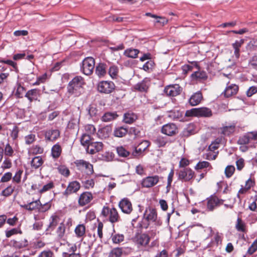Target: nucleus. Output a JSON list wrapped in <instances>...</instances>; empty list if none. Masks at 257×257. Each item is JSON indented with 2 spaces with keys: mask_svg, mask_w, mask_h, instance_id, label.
<instances>
[{
  "mask_svg": "<svg viewBox=\"0 0 257 257\" xmlns=\"http://www.w3.org/2000/svg\"><path fill=\"white\" fill-rule=\"evenodd\" d=\"M85 84L84 78L76 76L70 81L67 86L68 92L75 97L79 96L82 92L83 86Z\"/></svg>",
  "mask_w": 257,
  "mask_h": 257,
  "instance_id": "nucleus-1",
  "label": "nucleus"
},
{
  "mask_svg": "<svg viewBox=\"0 0 257 257\" xmlns=\"http://www.w3.org/2000/svg\"><path fill=\"white\" fill-rule=\"evenodd\" d=\"M101 215L105 218L106 221L112 224L121 221V217L118 211L114 207L110 208L108 206H103L101 212Z\"/></svg>",
  "mask_w": 257,
  "mask_h": 257,
  "instance_id": "nucleus-2",
  "label": "nucleus"
},
{
  "mask_svg": "<svg viewBox=\"0 0 257 257\" xmlns=\"http://www.w3.org/2000/svg\"><path fill=\"white\" fill-rule=\"evenodd\" d=\"M97 88L100 93L108 94L115 90V85L111 81L102 80L98 82Z\"/></svg>",
  "mask_w": 257,
  "mask_h": 257,
  "instance_id": "nucleus-3",
  "label": "nucleus"
},
{
  "mask_svg": "<svg viewBox=\"0 0 257 257\" xmlns=\"http://www.w3.org/2000/svg\"><path fill=\"white\" fill-rule=\"evenodd\" d=\"M95 67V60L91 57L85 58L82 62L81 71L86 75L92 74Z\"/></svg>",
  "mask_w": 257,
  "mask_h": 257,
  "instance_id": "nucleus-4",
  "label": "nucleus"
},
{
  "mask_svg": "<svg viewBox=\"0 0 257 257\" xmlns=\"http://www.w3.org/2000/svg\"><path fill=\"white\" fill-rule=\"evenodd\" d=\"M68 224L63 221L59 224L56 228L55 233L56 238L59 240H65L67 239V235L69 233V226Z\"/></svg>",
  "mask_w": 257,
  "mask_h": 257,
  "instance_id": "nucleus-5",
  "label": "nucleus"
},
{
  "mask_svg": "<svg viewBox=\"0 0 257 257\" xmlns=\"http://www.w3.org/2000/svg\"><path fill=\"white\" fill-rule=\"evenodd\" d=\"M74 163L79 170H84L87 175H91L94 172L93 165L88 161L77 160Z\"/></svg>",
  "mask_w": 257,
  "mask_h": 257,
  "instance_id": "nucleus-6",
  "label": "nucleus"
},
{
  "mask_svg": "<svg viewBox=\"0 0 257 257\" xmlns=\"http://www.w3.org/2000/svg\"><path fill=\"white\" fill-rule=\"evenodd\" d=\"M93 198V195L91 192L84 191L78 197V205L80 207L85 206L90 204Z\"/></svg>",
  "mask_w": 257,
  "mask_h": 257,
  "instance_id": "nucleus-7",
  "label": "nucleus"
},
{
  "mask_svg": "<svg viewBox=\"0 0 257 257\" xmlns=\"http://www.w3.org/2000/svg\"><path fill=\"white\" fill-rule=\"evenodd\" d=\"M256 140H257V132H250L240 136L237 143L240 145H246L248 144L251 141H255Z\"/></svg>",
  "mask_w": 257,
  "mask_h": 257,
  "instance_id": "nucleus-8",
  "label": "nucleus"
},
{
  "mask_svg": "<svg viewBox=\"0 0 257 257\" xmlns=\"http://www.w3.org/2000/svg\"><path fill=\"white\" fill-rule=\"evenodd\" d=\"M160 179V177L157 175L148 176L142 180L141 185L144 188H151L156 185L159 182Z\"/></svg>",
  "mask_w": 257,
  "mask_h": 257,
  "instance_id": "nucleus-9",
  "label": "nucleus"
},
{
  "mask_svg": "<svg viewBox=\"0 0 257 257\" xmlns=\"http://www.w3.org/2000/svg\"><path fill=\"white\" fill-rule=\"evenodd\" d=\"M80 183L77 181H73L69 183L66 189L63 193L65 197H68L73 193H76L80 189Z\"/></svg>",
  "mask_w": 257,
  "mask_h": 257,
  "instance_id": "nucleus-10",
  "label": "nucleus"
},
{
  "mask_svg": "<svg viewBox=\"0 0 257 257\" xmlns=\"http://www.w3.org/2000/svg\"><path fill=\"white\" fill-rule=\"evenodd\" d=\"M207 209L212 211L216 207L223 204L224 200L219 199L216 196L212 195L207 198Z\"/></svg>",
  "mask_w": 257,
  "mask_h": 257,
  "instance_id": "nucleus-11",
  "label": "nucleus"
},
{
  "mask_svg": "<svg viewBox=\"0 0 257 257\" xmlns=\"http://www.w3.org/2000/svg\"><path fill=\"white\" fill-rule=\"evenodd\" d=\"M194 172L189 168H185L178 173V179L185 182L192 180L194 177Z\"/></svg>",
  "mask_w": 257,
  "mask_h": 257,
  "instance_id": "nucleus-12",
  "label": "nucleus"
},
{
  "mask_svg": "<svg viewBox=\"0 0 257 257\" xmlns=\"http://www.w3.org/2000/svg\"><path fill=\"white\" fill-rule=\"evenodd\" d=\"M178 127L173 123H168L164 124L161 128V133L168 136H173L177 134Z\"/></svg>",
  "mask_w": 257,
  "mask_h": 257,
  "instance_id": "nucleus-13",
  "label": "nucleus"
},
{
  "mask_svg": "<svg viewBox=\"0 0 257 257\" xmlns=\"http://www.w3.org/2000/svg\"><path fill=\"white\" fill-rule=\"evenodd\" d=\"M151 143L149 141L144 140L139 144L137 147L135 148V150L132 153V155L134 157H138L146 150L150 146Z\"/></svg>",
  "mask_w": 257,
  "mask_h": 257,
  "instance_id": "nucleus-14",
  "label": "nucleus"
},
{
  "mask_svg": "<svg viewBox=\"0 0 257 257\" xmlns=\"http://www.w3.org/2000/svg\"><path fill=\"white\" fill-rule=\"evenodd\" d=\"M182 88L179 84L170 85L164 89V92L168 96H176L180 94Z\"/></svg>",
  "mask_w": 257,
  "mask_h": 257,
  "instance_id": "nucleus-15",
  "label": "nucleus"
},
{
  "mask_svg": "<svg viewBox=\"0 0 257 257\" xmlns=\"http://www.w3.org/2000/svg\"><path fill=\"white\" fill-rule=\"evenodd\" d=\"M118 206L122 212L126 214H130L133 210L132 203L127 198L121 199L118 203Z\"/></svg>",
  "mask_w": 257,
  "mask_h": 257,
  "instance_id": "nucleus-16",
  "label": "nucleus"
},
{
  "mask_svg": "<svg viewBox=\"0 0 257 257\" xmlns=\"http://www.w3.org/2000/svg\"><path fill=\"white\" fill-rule=\"evenodd\" d=\"M143 216L151 222H156L158 218L157 210L153 207H149L146 209Z\"/></svg>",
  "mask_w": 257,
  "mask_h": 257,
  "instance_id": "nucleus-17",
  "label": "nucleus"
},
{
  "mask_svg": "<svg viewBox=\"0 0 257 257\" xmlns=\"http://www.w3.org/2000/svg\"><path fill=\"white\" fill-rule=\"evenodd\" d=\"M236 130V124L232 123L229 125H223L219 128V133L225 136H229L232 135Z\"/></svg>",
  "mask_w": 257,
  "mask_h": 257,
  "instance_id": "nucleus-18",
  "label": "nucleus"
},
{
  "mask_svg": "<svg viewBox=\"0 0 257 257\" xmlns=\"http://www.w3.org/2000/svg\"><path fill=\"white\" fill-rule=\"evenodd\" d=\"M103 148V144L99 142H92L87 148H86L87 152L90 154H94L100 152Z\"/></svg>",
  "mask_w": 257,
  "mask_h": 257,
  "instance_id": "nucleus-19",
  "label": "nucleus"
},
{
  "mask_svg": "<svg viewBox=\"0 0 257 257\" xmlns=\"http://www.w3.org/2000/svg\"><path fill=\"white\" fill-rule=\"evenodd\" d=\"M67 245L69 247L67 250L63 251L62 253V257H81L79 253H75L77 250V246L76 244H71L67 243Z\"/></svg>",
  "mask_w": 257,
  "mask_h": 257,
  "instance_id": "nucleus-20",
  "label": "nucleus"
},
{
  "mask_svg": "<svg viewBox=\"0 0 257 257\" xmlns=\"http://www.w3.org/2000/svg\"><path fill=\"white\" fill-rule=\"evenodd\" d=\"M60 136V131L58 130H49L45 132V138L46 141H54Z\"/></svg>",
  "mask_w": 257,
  "mask_h": 257,
  "instance_id": "nucleus-21",
  "label": "nucleus"
},
{
  "mask_svg": "<svg viewBox=\"0 0 257 257\" xmlns=\"http://www.w3.org/2000/svg\"><path fill=\"white\" fill-rule=\"evenodd\" d=\"M136 238L137 243L143 246H147L150 240V236L146 233L139 234L136 236Z\"/></svg>",
  "mask_w": 257,
  "mask_h": 257,
  "instance_id": "nucleus-22",
  "label": "nucleus"
},
{
  "mask_svg": "<svg viewBox=\"0 0 257 257\" xmlns=\"http://www.w3.org/2000/svg\"><path fill=\"white\" fill-rule=\"evenodd\" d=\"M108 66L104 63H99L95 68V74L99 77H104L107 73Z\"/></svg>",
  "mask_w": 257,
  "mask_h": 257,
  "instance_id": "nucleus-23",
  "label": "nucleus"
},
{
  "mask_svg": "<svg viewBox=\"0 0 257 257\" xmlns=\"http://www.w3.org/2000/svg\"><path fill=\"white\" fill-rule=\"evenodd\" d=\"M238 86L236 84H231L225 89L223 94L225 97H229L237 94L238 91Z\"/></svg>",
  "mask_w": 257,
  "mask_h": 257,
  "instance_id": "nucleus-24",
  "label": "nucleus"
},
{
  "mask_svg": "<svg viewBox=\"0 0 257 257\" xmlns=\"http://www.w3.org/2000/svg\"><path fill=\"white\" fill-rule=\"evenodd\" d=\"M203 99L202 94L200 91L194 93L190 98L189 103L191 106L199 104Z\"/></svg>",
  "mask_w": 257,
  "mask_h": 257,
  "instance_id": "nucleus-25",
  "label": "nucleus"
},
{
  "mask_svg": "<svg viewBox=\"0 0 257 257\" xmlns=\"http://www.w3.org/2000/svg\"><path fill=\"white\" fill-rule=\"evenodd\" d=\"M118 116L116 111L106 112L101 116V120L103 122H109L116 119Z\"/></svg>",
  "mask_w": 257,
  "mask_h": 257,
  "instance_id": "nucleus-26",
  "label": "nucleus"
},
{
  "mask_svg": "<svg viewBox=\"0 0 257 257\" xmlns=\"http://www.w3.org/2000/svg\"><path fill=\"white\" fill-rule=\"evenodd\" d=\"M41 205V201L40 199H37L36 201H32L27 204H25L22 206L24 209L29 211H33L34 210H38L39 211V207Z\"/></svg>",
  "mask_w": 257,
  "mask_h": 257,
  "instance_id": "nucleus-27",
  "label": "nucleus"
},
{
  "mask_svg": "<svg viewBox=\"0 0 257 257\" xmlns=\"http://www.w3.org/2000/svg\"><path fill=\"white\" fill-rule=\"evenodd\" d=\"M118 67L113 64H111L108 69V74L111 79H117L118 77Z\"/></svg>",
  "mask_w": 257,
  "mask_h": 257,
  "instance_id": "nucleus-28",
  "label": "nucleus"
},
{
  "mask_svg": "<svg viewBox=\"0 0 257 257\" xmlns=\"http://www.w3.org/2000/svg\"><path fill=\"white\" fill-rule=\"evenodd\" d=\"M137 119V115L134 112H127L123 114V121L125 123L131 124Z\"/></svg>",
  "mask_w": 257,
  "mask_h": 257,
  "instance_id": "nucleus-29",
  "label": "nucleus"
},
{
  "mask_svg": "<svg viewBox=\"0 0 257 257\" xmlns=\"http://www.w3.org/2000/svg\"><path fill=\"white\" fill-rule=\"evenodd\" d=\"M39 91V90L37 88L29 90L27 92L25 96L28 98L30 102H32L33 100L37 99Z\"/></svg>",
  "mask_w": 257,
  "mask_h": 257,
  "instance_id": "nucleus-30",
  "label": "nucleus"
},
{
  "mask_svg": "<svg viewBox=\"0 0 257 257\" xmlns=\"http://www.w3.org/2000/svg\"><path fill=\"white\" fill-rule=\"evenodd\" d=\"M149 85L147 80H144L140 83H137L135 85L134 88L136 90H137L142 92H147L149 89Z\"/></svg>",
  "mask_w": 257,
  "mask_h": 257,
  "instance_id": "nucleus-31",
  "label": "nucleus"
},
{
  "mask_svg": "<svg viewBox=\"0 0 257 257\" xmlns=\"http://www.w3.org/2000/svg\"><path fill=\"white\" fill-rule=\"evenodd\" d=\"M128 133V129L124 126L116 127L113 131V135L115 137L122 138L125 137Z\"/></svg>",
  "mask_w": 257,
  "mask_h": 257,
  "instance_id": "nucleus-32",
  "label": "nucleus"
},
{
  "mask_svg": "<svg viewBox=\"0 0 257 257\" xmlns=\"http://www.w3.org/2000/svg\"><path fill=\"white\" fill-rule=\"evenodd\" d=\"M197 112L198 117H209L212 115L211 110L205 107L197 108Z\"/></svg>",
  "mask_w": 257,
  "mask_h": 257,
  "instance_id": "nucleus-33",
  "label": "nucleus"
},
{
  "mask_svg": "<svg viewBox=\"0 0 257 257\" xmlns=\"http://www.w3.org/2000/svg\"><path fill=\"white\" fill-rule=\"evenodd\" d=\"M154 143L158 146V147H164L167 144L171 143V141L165 137L162 136H158L154 141Z\"/></svg>",
  "mask_w": 257,
  "mask_h": 257,
  "instance_id": "nucleus-34",
  "label": "nucleus"
},
{
  "mask_svg": "<svg viewBox=\"0 0 257 257\" xmlns=\"http://www.w3.org/2000/svg\"><path fill=\"white\" fill-rule=\"evenodd\" d=\"M192 79L199 80H206L208 78V75L204 71H196L192 74Z\"/></svg>",
  "mask_w": 257,
  "mask_h": 257,
  "instance_id": "nucleus-35",
  "label": "nucleus"
},
{
  "mask_svg": "<svg viewBox=\"0 0 257 257\" xmlns=\"http://www.w3.org/2000/svg\"><path fill=\"white\" fill-rule=\"evenodd\" d=\"M74 232L77 237H83L86 232L85 226L83 224L77 225L74 229Z\"/></svg>",
  "mask_w": 257,
  "mask_h": 257,
  "instance_id": "nucleus-36",
  "label": "nucleus"
},
{
  "mask_svg": "<svg viewBox=\"0 0 257 257\" xmlns=\"http://www.w3.org/2000/svg\"><path fill=\"white\" fill-rule=\"evenodd\" d=\"M139 53L140 51L138 49L128 48L124 51L123 55L128 58H136Z\"/></svg>",
  "mask_w": 257,
  "mask_h": 257,
  "instance_id": "nucleus-37",
  "label": "nucleus"
},
{
  "mask_svg": "<svg viewBox=\"0 0 257 257\" xmlns=\"http://www.w3.org/2000/svg\"><path fill=\"white\" fill-rule=\"evenodd\" d=\"M83 187L86 190H89L94 188L95 181L94 179L88 178L82 180L81 181Z\"/></svg>",
  "mask_w": 257,
  "mask_h": 257,
  "instance_id": "nucleus-38",
  "label": "nucleus"
},
{
  "mask_svg": "<svg viewBox=\"0 0 257 257\" xmlns=\"http://www.w3.org/2000/svg\"><path fill=\"white\" fill-rule=\"evenodd\" d=\"M99 159L103 161H112L114 157V154L111 152H105L101 154H99Z\"/></svg>",
  "mask_w": 257,
  "mask_h": 257,
  "instance_id": "nucleus-39",
  "label": "nucleus"
},
{
  "mask_svg": "<svg viewBox=\"0 0 257 257\" xmlns=\"http://www.w3.org/2000/svg\"><path fill=\"white\" fill-rule=\"evenodd\" d=\"M11 244L15 248H22L27 246L28 244V242L27 239L20 241L14 239L11 241Z\"/></svg>",
  "mask_w": 257,
  "mask_h": 257,
  "instance_id": "nucleus-40",
  "label": "nucleus"
},
{
  "mask_svg": "<svg viewBox=\"0 0 257 257\" xmlns=\"http://www.w3.org/2000/svg\"><path fill=\"white\" fill-rule=\"evenodd\" d=\"M44 163V161L41 156L35 157L31 161V167L35 169L41 167Z\"/></svg>",
  "mask_w": 257,
  "mask_h": 257,
  "instance_id": "nucleus-41",
  "label": "nucleus"
},
{
  "mask_svg": "<svg viewBox=\"0 0 257 257\" xmlns=\"http://www.w3.org/2000/svg\"><path fill=\"white\" fill-rule=\"evenodd\" d=\"M62 148L60 145L56 144L51 149V154L54 158H58L61 155Z\"/></svg>",
  "mask_w": 257,
  "mask_h": 257,
  "instance_id": "nucleus-42",
  "label": "nucleus"
},
{
  "mask_svg": "<svg viewBox=\"0 0 257 257\" xmlns=\"http://www.w3.org/2000/svg\"><path fill=\"white\" fill-rule=\"evenodd\" d=\"M88 113L91 117H97L99 115V110L96 104H91L88 109Z\"/></svg>",
  "mask_w": 257,
  "mask_h": 257,
  "instance_id": "nucleus-43",
  "label": "nucleus"
},
{
  "mask_svg": "<svg viewBox=\"0 0 257 257\" xmlns=\"http://www.w3.org/2000/svg\"><path fill=\"white\" fill-rule=\"evenodd\" d=\"M20 226L21 225L17 228H13L11 229L10 230H6V236L7 238H9L14 235L18 234H22L23 233V231L21 229Z\"/></svg>",
  "mask_w": 257,
  "mask_h": 257,
  "instance_id": "nucleus-44",
  "label": "nucleus"
},
{
  "mask_svg": "<svg viewBox=\"0 0 257 257\" xmlns=\"http://www.w3.org/2000/svg\"><path fill=\"white\" fill-rule=\"evenodd\" d=\"M235 228L238 231L242 232H247L245 223L243 221L241 218L238 217L237 219Z\"/></svg>",
  "mask_w": 257,
  "mask_h": 257,
  "instance_id": "nucleus-45",
  "label": "nucleus"
},
{
  "mask_svg": "<svg viewBox=\"0 0 257 257\" xmlns=\"http://www.w3.org/2000/svg\"><path fill=\"white\" fill-rule=\"evenodd\" d=\"M80 142L82 146L87 148V146L91 143L92 140L90 135L84 134L81 136Z\"/></svg>",
  "mask_w": 257,
  "mask_h": 257,
  "instance_id": "nucleus-46",
  "label": "nucleus"
},
{
  "mask_svg": "<svg viewBox=\"0 0 257 257\" xmlns=\"http://www.w3.org/2000/svg\"><path fill=\"white\" fill-rule=\"evenodd\" d=\"M5 157H11L14 156V150L9 143H7L3 148Z\"/></svg>",
  "mask_w": 257,
  "mask_h": 257,
  "instance_id": "nucleus-47",
  "label": "nucleus"
},
{
  "mask_svg": "<svg viewBox=\"0 0 257 257\" xmlns=\"http://www.w3.org/2000/svg\"><path fill=\"white\" fill-rule=\"evenodd\" d=\"M12 166L13 164L11 159L9 157H5L1 165V168L2 169L3 171H4L11 169Z\"/></svg>",
  "mask_w": 257,
  "mask_h": 257,
  "instance_id": "nucleus-48",
  "label": "nucleus"
},
{
  "mask_svg": "<svg viewBox=\"0 0 257 257\" xmlns=\"http://www.w3.org/2000/svg\"><path fill=\"white\" fill-rule=\"evenodd\" d=\"M55 187L54 183L53 181H50L47 184L44 185L41 189L39 190V193L42 194L47 191L51 190Z\"/></svg>",
  "mask_w": 257,
  "mask_h": 257,
  "instance_id": "nucleus-49",
  "label": "nucleus"
},
{
  "mask_svg": "<svg viewBox=\"0 0 257 257\" xmlns=\"http://www.w3.org/2000/svg\"><path fill=\"white\" fill-rule=\"evenodd\" d=\"M122 254V247H115L109 252L108 257H120Z\"/></svg>",
  "mask_w": 257,
  "mask_h": 257,
  "instance_id": "nucleus-50",
  "label": "nucleus"
},
{
  "mask_svg": "<svg viewBox=\"0 0 257 257\" xmlns=\"http://www.w3.org/2000/svg\"><path fill=\"white\" fill-rule=\"evenodd\" d=\"M59 220L60 218L58 215H52L50 218V222L49 225V228L53 230L57 225H59Z\"/></svg>",
  "mask_w": 257,
  "mask_h": 257,
  "instance_id": "nucleus-51",
  "label": "nucleus"
},
{
  "mask_svg": "<svg viewBox=\"0 0 257 257\" xmlns=\"http://www.w3.org/2000/svg\"><path fill=\"white\" fill-rule=\"evenodd\" d=\"M23 173L22 169H18L16 172L15 175L12 176V181L14 183L20 184L21 182L22 176Z\"/></svg>",
  "mask_w": 257,
  "mask_h": 257,
  "instance_id": "nucleus-52",
  "label": "nucleus"
},
{
  "mask_svg": "<svg viewBox=\"0 0 257 257\" xmlns=\"http://www.w3.org/2000/svg\"><path fill=\"white\" fill-rule=\"evenodd\" d=\"M116 152L118 155L120 157L126 158L130 155V152L122 146L117 147Z\"/></svg>",
  "mask_w": 257,
  "mask_h": 257,
  "instance_id": "nucleus-53",
  "label": "nucleus"
},
{
  "mask_svg": "<svg viewBox=\"0 0 257 257\" xmlns=\"http://www.w3.org/2000/svg\"><path fill=\"white\" fill-rule=\"evenodd\" d=\"M15 189V187L10 185L8 186L6 188L2 191L1 195L5 197H8L11 196L14 192Z\"/></svg>",
  "mask_w": 257,
  "mask_h": 257,
  "instance_id": "nucleus-54",
  "label": "nucleus"
},
{
  "mask_svg": "<svg viewBox=\"0 0 257 257\" xmlns=\"http://www.w3.org/2000/svg\"><path fill=\"white\" fill-rule=\"evenodd\" d=\"M218 154V151L215 152L211 151H209V152L206 153L204 155L203 158L208 160H214L216 159Z\"/></svg>",
  "mask_w": 257,
  "mask_h": 257,
  "instance_id": "nucleus-55",
  "label": "nucleus"
},
{
  "mask_svg": "<svg viewBox=\"0 0 257 257\" xmlns=\"http://www.w3.org/2000/svg\"><path fill=\"white\" fill-rule=\"evenodd\" d=\"M235 167L232 165L227 166L224 171L225 175L226 178H230L235 172Z\"/></svg>",
  "mask_w": 257,
  "mask_h": 257,
  "instance_id": "nucleus-56",
  "label": "nucleus"
},
{
  "mask_svg": "<svg viewBox=\"0 0 257 257\" xmlns=\"http://www.w3.org/2000/svg\"><path fill=\"white\" fill-rule=\"evenodd\" d=\"M78 120L76 118H72L68 122L67 128L71 130H75L78 128Z\"/></svg>",
  "mask_w": 257,
  "mask_h": 257,
  "instance_id": "nucleus-57",
  "label": "nucleus"
},
{
  "mask_svg": "<svg viewBox=\"0 0 257 257\" xmlns=\"http://www.w3.org/2000/svg\"><path fill=\"white\" fill-rule=\"evenodd\" d=\"M208 167L212 168L210 164L207 161H202L199 162L197 164V165L195 167V170H198L200 169H203L204 168H206Z\"/></svg>",
  "mask_w": 257,
  "mask_h": 257,
  "instance_id": "nucleus-58",
  "label": "nucleus"
},
{
  "mask_svg": "<svg viewBox=\"0 0 257 257\" xmlns=\"http://www.w3.org/2000/svg\"><path fill=\"white\" fill-rule=\"evenodd\" d=\"M30 151L34 155L41 154L44 152V149L39 145H34L31 148Z\"/></svg>",
  "mask_w": 257,
  "mask_h": 257,
  "instance_id": "nucleus-59",
  "label": "nucleus"
},
{
  "mask_svg": "<svg viewBox=\"0 0 257 257\" xmlns=\"http://www.w3.org/2000/svg\"><path fill=\"white\" fill-rule=\"evenodd\" d=\"M58 170L60 174L65 177H68L70 175V171L67 167L65 166H60L58 167Z\"/></svg>",
  "mask_w": 257,
  "mask_h": 257,
  "instance_id": "nucleus-60",
  "label": "nucleus"
},
{
  "mask_svg": "<svg viewBox=\"0 0 257 257\" xmlns=\"http://www.w3.org/2000/svg\"><path fill=\"white\" fill-rule=\"evenodd\" d=\"M52 206L51 201H49L44 204L41 203V205L39 207V212H45L49 210Z\"/></svg>",
  "mask_w": 257,
  "mask_h": 257,
  "instance_id": "nucleus-61",
  "label": "nucleus"
},
{
  "mask_svg": "<svg viewBox=\"0 0 257 257\" xmlns=\"http://www.w3.org/2000/svg\"><path fill=\"white\" fill-rule=\"evenodd\" d=\"M127 134L130 135H134L135 138H137L141 136V131L138 127H131L128 130Z\"/></svg>",
  "mask_w": 257,
  "mask_h": 257,
  "instance_id": "nucleus-62",
  "label": "nucleus"
},
{
  "mask_svg": "<svg viewBox=\"0 0 257 257\" xmlns=\"http://www.w3.org/2000/svg\"><path fill=\"white\" fill-rule=\"evenodd\" d=\"M25 91V88L22 86L20 83H19L18 84L17 89L15 95L18 98H22L23 96L24 93Z\"/></svg>",
  "mask_w": 257,
  "mask_h": 257,
  "instance_id": "nucleus-63",
  "label": "nucleus"
},
{
  "mask_svg": "<svg viewBox=\"0 0 257 257\" xmlns=\"http://www.w3.org/2000/svg\"><path fill=\"white\" fill-rule=\"evenodd\" d=\"M257 47V39H252L247 44L246 48L248 50H253Z\"/></svg>",
  "mask_w": 257,
  "mask_h": 257,
  "instance_id": "nucleus-64",
  "label": "nucleus"
}]
</instances>
